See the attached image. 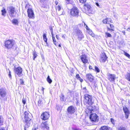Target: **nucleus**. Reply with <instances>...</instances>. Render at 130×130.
Wrapping results in <instances>:
<instances>
[{"mask_svg":"<svg viewBox=\"0 0 130 130\" xmlns=\"http://www.w3.org/2000/svg\"><path fill=\"white\" fill-rule=\"evenodd\" d=\"M118 130H127L126 128L123 127L121 126L119 127Z\"/></svg>","mask_w":130,"mask_h":130,"instance_id":"473e14b6","label":"nucleus"},{"mask_svg":"<svg viewBox=\"0 0 130 130\" xmlns=\"http://www.w3.org/2000/svg\"><path fill=\"white\" fill-rule=\"evenodd\" d=\"M116 78V75L115 74H110L108 75V79L111 82L114 81Z\"/></svg>","mask_w":130,"mask_h":130,"instance_id":"f3484780","label":"nucleus"},{"mask_svg":"<svg viewBox=\"0 0 130 130\" xmlns=\"http://www.w3.org/2000/svg\"><path fill=\"white\" fill-rule=\"evenodd\" d=\"M46 0H40V2L41 3L43 4H44L45 3Z\"/></svg>","mask_w":130,"mask_h":130,"instance_id":"f704fd0d","label":"nucleus"},{"mask_svg":"<svg viewBox=\"0 0 130 130\" xmlns=\"http://www.w3.org/2000/svg\"><path fill=\"white\" fill-rule=\"evenodd\" d=\"M71 0H66V3L67 4L69 3L71 1Z\"/></svg>","mask_w":130,"mask_h":130,"instance_id":"49530a36","label":"nucleus"},{"mask_svg":"<svg viewBox=\"0 0 130 130\" xmlns=\"http://www.w3.org/2000/svg\"><path fill=\"white\" fill-rule=\"evenodd\" d=\"M9 15L11 17H14L15 16L17 12L15 10L14 8L12 6L10 7L8 10Z\"/></svg>","mask_w":130,"mask_h":130,"instance_id":"6e6552de","label":"nucleus"},{"mask_svg":"<svg viewBox=\"0 0 130 130\" xmlns=\"http://www.w3.org/2000/svg\"><path fill=\"white\" fill-rule=\"evenodd\" d=\"M85 11L89 13H92V8L89 4H85L84 5Z\"/></svg>","mask_w":130,"mask_h":130,"instance_id":"9d476101","label":"nucleus"},{"mask_svg":"<svg viewBox=\"0 0 130 130\" xmlns=\"http://www.w3.org/2000/svg\"><path fill=\"white\" fill-rule=\"evenodd\" d=\"M33 55V59L35 60V58L37 57V55L35 52H34Z\"/></svg>","mask_w":130,"mask_h":130,"instance_id":"bb28decb","label":"nucleus"},{"mask_svg":"<svg viewBox=\"0 0 130 130\" xmlns=\"http://www.w3.org/2000/svg\"><path fill=\"white\" fill-rule=\"evenodd\" d=\"M123 110L125 113L126 118L127 119L128 117V114L129 113V111L127 107H124L123 108Z\"/></svg>","mask_w":130,"mask_h":130,"instance_id":"6ab92c4d","label":"nucleus"},{"mask_svg":"<svg viewBox=\"0 0 130 130\" xmlns=\"http://www.w3.org/2000/svg\"><path fill=\"white\" fill-rule=\"evenodd\" d=\"M56 38L57 39H59V37L57 35H56Z\"/></svg>","mask_w":130,"mask_h":130,"instance_id":"4d7b16f0","label":"nucleus"},{"mask_svg":"<svg viewBox=\"0 0 130 130\" xmlns=\"http://www.w3.org/2000/svg\"><path fill=\"white\" fill-rule=\"evenodd\" d=\"M86 77L89 81L91 82H92L93 80V77L91 74H87L86 75Z\"/></svg>","mask_w":130,"mask_h":130,"instance_id":"a211bd4d","label":"nucleus"},{"mask_svg":"<svg viewBox=\"0 0 130 130\" xmlns=\"http://www.w3.org/2000/svg\"><path fill=\"white\" fill-rule=\"evenodd\" d=\"M110 27L111 28H112L113 27V25L112 24H110Z\"/></svg>","mask_w":130,"mask_h":130,"instance_id":"603ef678","label":"nucleus"},{"mask_svg":"<svg viewBox=\"0 0 130 130\" xmlns=\"http://www.w3.org/2000/svg\"><path fill=\"white\" fill-rule=\"evenodd\" d=\"M58 46L59 47H61V45L60 44H59V45H58Z\"/></svg>","mask_w":130,"mask_h":130,"instance_id":"338daca9","label":"nucleus"},{"mask_svg":"<svg viewBox=\"0 0 130 130\" xmlns=\"http://www.w3.org/2000/svg\"><path fill=\"white\" fill-rule=\"evenodd\" d=\"M8 70L9 71V73L8 74V76H9L10 78L11 79L12 78V76H11V72L9 70V69H8Z\"/></svg>","mask_w":130,"mask_h":130,"instance_id":"2f4dec72","label":"nucleus"},{"mask_svg":"<svg viewBox=\"0 0 130 130\" xmlns=\"http://www.w3.org/2000/svg\"><path fill=\"white\" fill-rule=\"evenodd\" d=\"M95 71L97 73H99L100 71V70L99 68L96 66L95 67Z\"/></svg>","mask_w":130,"mask_h":130,"instance_id":"c85d7f7f","label":"nucleus"},{"mask_svg":"<svg viewBox=\"0 0 130 130\" xmlns=\"http://www.w3.org/2000/svg\"><path fill=\"white\" fill-rule=\"evenodd\" d=\"M1 12H2V15L4 16L5 14L6 13L5 9V8H3V10H1Z\"/></svg>","mask_w":130,"mask_h":130,"instance_id":"a878e982","label":"nucleus"},{"mask_svg":"<svg viewBox=\"0 0 130 130\" xmlns=\"http://www.w3.org/2000/svg\"><path fill=\"white\" fill-rule=\"evenodd\" d=\"M107 57L106 54L104 53H102L101 55V58L100 60L101 62H104L107 60Z\"/></svg>","mask_w":130,"mask_h":130,"instance_id":"f8f14e48","label":"nucleus"},{"mask_svg":"<svg viewBox=\"0 0 130 130\" xmlns=\"http://www.w3.org/2000/svg\"><path fill=\"white\" fill-rule=\"evenodd\" d=\"M86 87H85L84 88V89H86Z\"/></svg>","mask_w":130,"mask_h":130,"instance_id":"774afa93","label":"nucleus"},{"mask_svg":"<svg viewBox=\"0 0 130 130\" xmlns=\"http://www.w3.org/2000/svg\"><path fill=\"white\" fill-rule=\"evenodd\" d=\"M76 78L77 79H78V78H79L80 77L79 75L78 74H77L76 75Z\"/></svg>","mask_w":130,"mask_h":130,"instance_id":"79ce46f5","label":"nucleus"},{"mask_svg":"<svg viewBox=\"0 0 130 130\" xmlns=\"http://www.w3.org/2000/svg\"><path fill=\"white\" fill-rule=\"evenodd\" d=\"M44 88L43 87H42L41 90L42 91V92L43 93H44Z\"/></svg>","mask_w":130,"mask_h":130,"instance_id":"3c124183","label":"nucleus"},{"mask_svg":"<svg viewBox=\"0 0 130 130\" xmlns=\"http://www.w3.org/2000/svg\"><path fill=\"white\" fill-rule=\"evenodd\" d=\"M47 81L50 84H51L52 82V79L50 78V76L48 75L46 79Z\"/></svg>","mask_w":130,"mask_h":130,"instance_id":"b1692460","label":"nucleus"},{"mask_svg":"<svg viewBox=\"0 0 130 130\" xmlns=\"http://www.w3.org/2000/svg\"><path fill=\"white\" fill-rule=\"evenodd\" d=\"M77 79L79 80L81 82H82L83 81V79L81 78L80 77L79 78H78Z\"/></svg>","mask_w":130,"mask_h":130,"instance_id":"a18cd8bd","label":"nucleus"},{"mask_svg":"<svg viewBox=\"0 0 130 130\" xmlns=\"http://www.w3.org/2000/svg\"><path fill=\"white\" fill-rule=\"evenodd\" d=\"M125 55L128 57V58H130V55L128 53L125 52Z\"/></svg>","mask_w":130,"mask_h":130,"instance_id":"e433bc0d","label":"nucleus"},{"mask_svg":"<svg viewBox=\"0 0 130 130\" xmlns=\"http://www.w3.org/2000/svg\"><path fill=\"white\" fill-rule=\"evenodd\" d=\"M127 30L130 31V28H129L127 29Z\"/></svg>","mask_w":130,"mask_h":130,"instance_id":"680f3d73","label":"nucleus"},{"mask_svg":"<svg viewBox=\"0 0 130 130\" xmlns=\"http://www.w3.org/2000/svg\"><path fill=\"white\" fill-rule=\"evenodd\" d=\"M41 100H39L38 101V104L39 106H40V105L41 104Z\"/></svg>","mask_w":130,"mask_h":130,"instance_id":"a19ab883","label":"nucleus"},{"mask_svg":"<svg viewBox=\"0 0 130 130\" xmlns=\"http://www.w3.org/2000/svg\"><path fill=\"white\" fill-rule=\"evenodd\" d=\"M90 119L92 122H98L99 120V118L97 115L95 113H91L90 116Z\"/></svg>","mask_w":130,"mask_h":130,"instance_id":"1a4fd4ad","label":"nucleus"},{"mask_svg":"<svg viewBox=\"0 0 130 130\" xmlns=\"http://www.w3.org/2000/svg\"><path fill=\"white\" fill-rule=\"evenodd\" d=\"M64 95H63L62 96V97L61 98V100L62 101L63 100H64Z\"/></svg>","mask_w":130,"mask_h":130,"instance_id":"8fccbe9b","label":"nucleus"},{"mask_svg":"<svg viewBox=\"0 0 130 130\" xmlns=\"http://www.w3.org/2000/svg\"><path fill=\"white\" fill-rule=\"evenodd\" d=\"M67 110L69 113L72 114L75 112L76 110L73 106H71L68 107Z\"/></svg>","mask_w":130,"mask_h":130,"instance_id":"2eb2a0df","label":"nucleus"},{"mask_svg":"<svg viewBox=\"0 0 130 130\" xmlns=\"http://www.w3.org/2000/svg\"><path fill=\"white\" fill-rule=\"evenodd\" d=\"M55 4L56 5H57L58 4V1H55Z\"/></svg>","mask_w":130,"mask_h":130,"instance_id":"bf43d9fd","label":"nucleus"},{"mask_svg":"<svg viewBox=\"0 0 130 130\" xmlns=\"http://www.w3.org/2000/svg\"><path fill=\"white\" fill-rule=\"evenodd\" d=\"M80 57L82 62L84 64H86L89 63L88 58L87 56L85 54L82 55L80 56Z\"/></svg>","mask_w":130,"mask_h":130,"instance_id":"9b49d317","label":"nucleus"},{"mask_svg":"<svg viewBox=\"0 0 130 130\" xmlns=\"http://www.w3.org/2000/svg\"><path fill=\"white\" fill-rule=\"evenodd\" d=\"M122 32L123 33V34L124 35H125V32L124 31H122Z\"/></svg>","mask_w":130,"mask_h":130,"instance_id":"0e129e2a","label":"nucleus"},{"mask_svg":"<svg viewBox=\"0 0 130 130\" xmlns=\"http://www.w3.org/2000/svg\"><path fill=\"white\" fill-rule=\"evenodd\" d=\"M12 23L15 25H17L18 24V21L17 19H14L12 21Z\"/></svg>","mask_w":130,"mask_h":130,"instance_id":"412c9836","label":"nucleus"},{"mask_svg":"<svg viewBox=\"0 0 130 130\" xmlns=\"http://www.w3.org/2000/svg\"><path fill=\"white\" fill-rule=\"evenodd\" d=\"M100 130H109L108 127L104 126L102 127L100 129Z\"/></svg>","mask_w":130,"mask_h":130,"instance_id":"5701e85b","label":"nucleus"},{"mask_svg":"<svg viewBox=\"0 0 130 130\" xmlns=\"http://www.w3.org/2000/svg\"><path fill=\"white\" fill-rule=\"evenodd\" d=\"M126 77L128 81H130V73L127 74L126 75Z\"/></svg>","mask_w":130,"mask_h":130,"instance_id":"393cba45","label":"nucleus"},{"mask_svg":"<svg viewBox=\"0 0 130 130\" xmlns=\"http://www.w3.org/2000/svg\"><path fill=\"white\" fill-rule=\"evenodd\" d=\"M56 10H58V14L59 15H61L62 14V13H59V11H60L61 9V7L60 6H59L58 5L57 6V7H56Z\"/></svg>","mask_w":130,"mask_h":130,"instance_id":"4be33fe9","label":"nucleus"},{"mask_svg":"<svg viewBox=\"0 0 130 130\" xmlns=\"http://www.w3.org/2000/svg\"><path fill=\"white\" fill-rule=\"evenodd\" d=\"M49 117V115L48 113L45 112L42 113L41 115V118L42 120H47Z\"/></svg>","mask_w":130,"mask_h":130,"instance_id":"ddd939ff","label":"nucleus"},{"mask_svg":"<svg viewBox=\"0 0 130 130\" xmlns=\"http://www.w3.org/2000/svg\"><path fill=\"white\" fill-rule=\"evenodd\" d=\"M2 118H1V116H0V124L2 123Z\"/></svg>","mask_w":130,"mask_h":130,"instance_id":"de8ad7c7","label":"nucleus"},{"mask_svg":"<svg viewBox=\"0 0 130 130\" xmlns=\"http://www.w3.org/2000/svg\"><path fill=\"white\" fill-rule=\"evenodd\" d=\"M42 126V130H49V127L47 122L43 123Z\"/></svg>","mask_w":130,"mask_h":130,"instance_id":"dca6fc26","label":"nucleus"},{"mask_svg":"<svg viewBox=\"0 0 130 130\" xmlns=\"http://www.w3.org/2000/svg\"><path fill=\"white\" fill-rule=\"evenodd\" d=\"M0 130H5L4 128H0Z\"/></svg>","mask_w":130,"mask_h":130,"instance_id":"052dcab7","label":"nucleus"},{"mask_svg":"<svg viewBox=\"0 0 130 130\" xmlns=\"http://www.w3.org/2000/svg\"><path fill=\"white\" fill-rule=\"evenodd\" d=\"M89 34H90L93 37L94 35V34L93 33V32L91 31H90V29H89Z\"/></svg>","mask_w":130,"mask_h":130,"instance_id":"72a5a7b5","label":"nucleus"},{"mask_svg":"<svg viewBox=\"0 0 130 130\" xmlns=\"http://www.w3.org/2000/svg\"><path fill=\"white\" fill-rule=\"evenodd\" d=\"M43 38L44 42L46 43V45L48 46V44L47 43V38L46 37V34H44L43 35Z\"/></svg>","mask_w":130,"mask_h":130,"instance_id":"aec40b11","label":"nucleus"},{"mask_svg":"<svg viewBox=\"0 0 130 130\" xmlns=\"http://www.w3.org/2000/svg\"><path fill=\"white\" fill-rule=\"evenodd\" d=\"M22 102L24 105L26 102V100L24 98H23L22 100Z\"/></svg>","mask_w":130,"mask_h":130,"instance_id":"ea45409f","label":"nucleus"},{"mask_svg":"<svg viewBox=\"0 0 130 130\" xmlns=\"http://www.w3.org/2000/svg\"><path fill=\"white\" fill-rule=\"evenodd\" d=\"M72 130H78L77 128H72Z\"/></svg>","mask_w":130,"mask_h":130,"instance_id":"6e6d98bb","label":"nucleus"},{"mask_svg":"<svg viewBox=\"0 0 130 130\" xmlns=\"http://www.w3.org/2000/svg\"><path fill=\"white\" fill-rule=\"evenodd\" d=\"M51 34L52 35V37H54V35L53 34V31H52L51 32Z\"/></svg>","mask_w":130,"mask_h":130,"instance_id":"864d4df0","label":"nucleus"},{"mask_svg":"<svg viewBox=\"0 0 130 130\" xmlns=\"http://www.w3.org/2000/svg\"><path fill=\"white\" fill-rule=\"evenodd\" d=\"M50 29L51 30V32L52 31H53V29L52 28H50Z\"/></svg>","mask_w":130,"mask_h":130,"instance_id":"e2e57ef3","label":"nucleus"},{"mask_svg":"<svg viewBox=\"0 0 130 130\" xmlns=\"http://www.w3.org/2000/svg\"><path fill=\"white\" fill-rule=\"evenodd\" d=\"M52 39H53V43H54V44L56 46L57 45L56 42V40L55 39V37H52Z\"/></svg>","mask_w":130,"mask_h":130,"instance_id":"cd10ccee","label":"nucleus"},{"mask_svg":"<svg viewBox=\"0 0 130 130\" xmlns=\"http://www.w3.org/2000/svg\"><path fill=\"white\" fill-rule=\"evenodd\" d=\"M14 72L15 73V76L17 77V75L19 77H21L23 75L22 73V69L20 67L16 68L15 66L14 67Z\"/></svg>","mask_w":130,"mask_h":130,"instance_id":"20e7f679","label":"nucleus"},{"mask_svg":"<svg viewBox=\"0 0 130 130\" xmlns=\"http://www.w3.org/2000/svg\"><path fill=\"white\" fill-rule=\"evenodd\" d=\"M75 35L77 37L78 39L79 40H81L84 38L83 34L82 31L79 29H75L74 32Z\"/></svg>","mask_w":130,"mask_h":130,"instance_id":"39448f33","label":"nucleus"},{"mask_svg":"<svg viewBox=\"0 0 130 130\" xmlns=\"http://www.w3.org/2000/svg\"><path fill=\"white\" fill-rule=\"evenodd\" d=\"M15 42L14 40L12 39H8L5 41V47L8 49H13L15 46Z\"/></svg>","mask_w":130,"mask_h":130,"instance_id":"7ed1b4c3","label":"nucleus"},{"mask_svg":"<svg viewBox=\"0 0 130 130\" xmlns=\"http://www.w3.org/2000/svg\"><path fill=\"white\" fill-rule=\"evenodd\" d=\"M87 0H79L80 2L82 3H85Z\"/></svg>","mask_w":130,"mask_h":130,"instance_id":"4c0bfd02","label":"nucleus"},{"mask_svg":"<svg viewBox=\"0 0 130 130\" xmlns=\"http://www.w3.org/2000/svg\"><path fill=\"white\" fill-rule=\"evenodd\" d=\"M84 104L87 106H89L88 109L90 110L93 111H95L97 109V108L95 106L91 105L93 103V98L91 95L86 94L85 95L84 99Z\"/></svg>","mask_w":130,"mask_h":130,"instance_id":"f257e3e1","label":"nucleus"},{"mask_svg":"<svg viewBox=\"0 0 130 130\" xmlns=\"http://www.w3.org/2000/svg\"><path fill=\"white\" fill-rule=\"evenodd\" d=\"M112 120H113V119H112V118L111 119V121L112 122Z\"/></svg>","mask_w":130,"mask_h":130,"instance_id":"69168bd1","label":"nucleus"},{"mask_svg":"<svg viewBox=\"0 0 130 130\" xmlns=\"http://www.w3.org/2000/svg\"><path fill=\"white\" fill-rule=\"evenodd\" d=\"M84 23V26L85 28L87 29V30H89V27H88V26L86 25L85 23L84 22H83Z\"/></svg>","mask_w":130,"mask_h":130,"instance_id":"c9c22d12","label":"nucleus"},{"mask_svg":"<svg viewBox=\"0 0 130 130\" xmlns=\"http://www.w3.org/2000/svg\"><path fill=\"white\" fill-rule=\"evenodd\" d=\"M38 128H37V127H35L34 126V127L33 128H32V130H37V129H38Z\"/></svg>","mask_w":130,"mask_h":130,"instance_id":"37998d69","label":"nucleus"},{"mask_svg":"<svg viewBox=\"0 0 130 130\" xmlns=\"http://www.w3.org/2000/svg\"><path fill=\"white\" fill-rule=\"evenodd\" d=\"M107 18L104 19L103 21V22L104 24H107Z\"/></svg>","mask_w":130,"mask_h":130,"instance_id":"58836bf2","label":"nucleus"},{"mask_svg":"<svg viewBox=\"0 0 130 130\" xmlns=\"http://www.w3.org/2000/svg\"><path fill=\"white\" fill-rule=\"evenodd\" d=\"M107 29L108 30H110L111 31H113V29L112 28H110L108 27H107Z\"/></svg>","mask_w":130,"mask_h":130,"instance_id":"09e8293b","label":"nucleus"},{"mask_svg":"<svg viewBox=\"0 0 130 130\" xmlns=\"http://www.w3.org/2000/svg\"><path fill=\"white\" fill-rule=\"evenodd\" d=\"M71 15L76 17L79 16V10L76 7H73L71 9L70 12Z\"/></svg>","mask_w":130,"mask_h":130,"instance_id":"423d86ee","label":"nucleus"},{"mask_svg":"<svg viewBox=\"0 0 130 130\" xmlns=\"http://www.w3.org/2000/svg\"><path fill=\"white\" fill-rule=\"evenodd\" d=\"M89 69H92V67L91 66H89Z\"/></svg>","mask_w":130,"mask_h":130,"instance_id":"13d9d810","label":"nucleus"},{"mask_svg":"<svg viewBox=\"0 0 130 130\" xmlns=\"http://www.w3.org/2000/svg\"><path fill=\"white\" fill-rule=\"evenodd\" d=\"M7 92L5 89L2 88L0 89V98L3 100H6V98Z\"/></svg>","mask_w":130,"mask_h":130,"instance_id":"0eeeda50","label":"nucleus"},{"mask_svg":"<svg viewBox=\"0 0 130 130\" xmlns=\"http://www.w3.org/2000/svg\"><path fill=\"white\" fill-rule=\"evenodd\" d=\"M27 13L28 17L32 18L34 17V14L33 10L30 8H28L27 10Z\"/></svg>","mask_w":130,"mask_h":130,"instance_id":"4468645a","label":"nucleus"},{"mask_svg":"<svg viewBox=\"0 0 130 130\" xmlns=\"http://www.w3.org/2000/svg\"><path fill=\"white\" fill-rule=\"evenodd\" d=\"M20 83L21 84H24V82L22 80V79H20Z\"/></svg>","mask_w":130,"mask_h":130,"instance_id":"c03bdc74","label":"nucleus"},{"mask_svg":"<svg viewBox=\"0 0 130 130\" xmlns=\"http://www.w3.org/2000/svg\"><path fill=\"white\" fill-rule=\"evenodd\" d=\"M96 5L97 6H98L99 7L100 6L99 5L98 3H96Z\"/></svg>","mask_w":130,"mask_h":130,"instance_id":"5fc2aeb1","label":"nucleus"},{"mask_svg":"<svg viewBox=\"0 0 130 130\" xmlns=\"http://www.w3.org/2000/svg\"><path fill=\"white\" fill-rule=\"evenodd\" d=\"M105 34L107 36V37H112L111 35L108 32H106Z\"/></svg>","mask_w":130,"mask_h":130,"instance_id":"c756f323","label":"nucleus"},{"mask_svg":"<svg viewBox=\"0 0 130 130\" xmlns=\"http://www.w3.org/2000/svg\"><path fill=\"white\" fill-rule=\"evenodd\" d=\"M111 19L110 18H107V24H110L111 21Z\"/></svg>","mask_w":130,"mask_h":130,"instance_id":"7c9ffc66","label":"nucleus"},{"mask_svg":"<svg viewBox=\"0 0 130 130\" xmlns=\"http://www.w3.org/2000/svg\"><path fill=\"white\" fill-rule=\"evenodd\" d=\"M23 115L24 116L23 122L24 124V130H29V127L32 123V121L31 119V114L28 112L25 111Z\"/></svg>","mask_w":130,"mask_h":130,"instance_id":"f03ea898","label":"nucleus"}]
</instances>
